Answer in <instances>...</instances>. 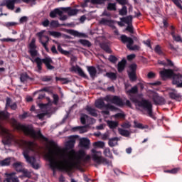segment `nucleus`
Returning a JSON list of instances; mask_svg holds the SVG:
<instances>
[{
	"mask_svg": "<svg viewBox=\"0 0 182 182\" xmlns=\"http://www.w3.org/2000/svg\"><path fill=\"white\" fill-rule=\"evenodd\" d=\"M15 127L17 130H21V132H23V133H24L26 136H29L30 137H31V139H41V140H43V141H46L47 143H48L50 147L53 148L50 149L49 154L47 155V158L50 163V168L53 171V176H55V173H56V170H59L60 171H62V169H59V168L53 169L52 168V160L58 163V164H60V163H63V160L58 161L56 159V157H55V156H59V154L61 153L62 151V150H60V148L58 146V144H56V142H55V141L53 140L49 141V139H48L46 136L42 134V132H41V130H38V132H36L33 129V126L31 124L25 125L21 123H18V124H16Z\"/></svg>",
	"mask_w": 182,
	"mask_h": 182,
	"instance_id": "obj_1",
	"label": "nucleus"
},
{
	"mask_svg": "<svg viewBox=\"0 0 182 182\" xmlns=\"http://www.w3.org/2000/svg\"><path fill=\"white\" fill-rule=\"evenodd\" d=\"M60 157L63 159V162L58 164V162L52 159L51 167L53 170L58 168L59 170L65 171V173H70L74 168H77V167L80 166L82 157H77L75 150L72 149L68 152V159H65V154H62V152H60Z\"/></svg>",
	"mask_w": 182,
	"mask_h": 182,
	"instance_id": "obj_2",
	"label": "nucleus"
},
{
	"mask_svg": "<svg viewBox=\"0 0 182 182\" xmlns=\"http://www.w3.org/2000/svg\"><path fill=\"white\" fill-rule=\"evenodd\" d=\"M19 144L21 147L23 148V156L27 163L31 164V167L34 168V170H39V168H41V165L36 162V158H35V156H29V153H31V151H35L36 149V144H34L33 141H28L25 140H21Z\"/></svg>",
	"mask_w": 182,
	"mask_h": 182,
	"instance_id": "obj_3",
	"label": "nucleus"
},
{
	"mask_svg": "<svg viewBox=\"0 0 182 182\" xmlns=\"http://www.w3.org/2000/svg\"><path fill=\"white\" fill-rule=\"evenodd\" d=\"M91 153L92 160L95 163V167L102 165L110 166V161L102 155V151H96V149H93L91 150Z\"/></svg>",
	"mask_w": 182,
	"mask_h": 182,
	"instance_id": "obj_4",
	"label": "nucleus"
},
{
	"mask_svg": "<svg viewBox=\"0 0 182 182\" xmlns=\"http://www.w3.org/2000/svg\"><path fill=\"white\" fill-rule=\"evenodd\" d=\"M138 107L143 109L145 112H147L148 115L151 119H154V115L153 114V104L148 100L142 99L140 100L139 104H138Z\"/></svg>",
	"mask_w": 182,
	"mask_h": 182,
	"instance_id": "obj_5",
	"label": "nucleus"
},
{
	"mask_svg": "<svg viewBox=\"0 0 182 182\" xmlns=\"http://www.w3.org/2000/svg\"><path fill=\"white\" fill-rule=\"evenodd\" d=\"M28 53L31 55V57L29 55H26V59H29L31 62L34 63V60L33 58H36V56H38V50H36V45L35 44V38H33L29 44Z\"/></svg>",
	"mask_w": 182,
	"mask_h": 182,
	"instance_id": "obj_6",
	"label": "nucleus"
},
{
	"mask_svg": "<svg viewBox=\"0 0 182 182\" xmlns=\"http://www.w3.org/2000/svg\"><path fill=\"white\" fill-rule=\"evenodd\" d=\"M45 33V30H43L36 33V36L39 38V41L43 45V48L46 49L47 52L49 51V48H48V42H49V37L48 36L43 35Z\"/></svg>",
	"mask_w": 182,
	"mask_h": 182,
	"instance_id": "obj_7",
	"label": "nucleus"
},
{
	"mask_svg": "<svg viewBox=\"0 0 182 182\" xmlns=\"http://www.w3.org/2000/svg\"><path fill=\"white\" fill-rule=\"evenodd\" d=\"M129 70L127 71L128 77L131 82H136L137 80V75L136 70H137V64H131L129 67Z\"/></svg>",
	"mask_w": 182,
	"mask_h": 182,
	"instance_id": "obj_8",
	"label": "nucleus"
},
{
	"mask_svg": "<svg viewBox=\"0 0 182 182\" xmlns=\"http://www.w3.org/2000/svg\"><path fill=\"white\" fill-rule=\"evenodd\" d=\"M95 107L97 109H109V110H116L117 108L114 107V105H112L110 104H105L103 99H99L95 102Z\"/></svg>",
	"mask_w": 182,
	"mask_h": 182,
	"instance_id": "obj_9",
	"label": "nucleus"
},
{
	"mask_svg": "<svg viewBox=\"0 0 182 182\" xmlns=\"http://www.w3.org/2000/svg\"><path fill=\"white\" fill-rule=\"evenodd\" d=\"M104 100L109 101L110 100L111 103H113L114 105H116L117 106H119V107H123L124 106V102H123V100L120 98L119 96H114L112 99L110 100V97L107 96Z\"/></svg>",
	"mask_w": 182,
	"mask_h": 182,
	"instance_id": "obj_10",
	"label": "nucleus"
},
{
	"mask_svg": "<svg viewBox=\"0 0 182 182\" xmlns=\"http://www.w3.org/2000/svg\"><path fill=\"white\" fill-rule=\"evenodd\" d=\"M168 97L172 100H176V102H181L182 100V95L181 94L178 93V91L176 89H171L168 91Z\"/></svg>",
	"mask_w": 182,
	"mask_h": 182,
	"instance_id": "obj_11",
	"label": "nucleus"
},
{
	"mask_svg": "<svg viewBox=\"0 0 182 182\" xmlns=\"http://www.w3.org/2000/svg\"><path fill=\"white\" fill-rule=\"evenodd\" d=\"M159 73L163 80H166V79L173 78L174 71L172 69L164 68L162 70L159 72Z\"/></svg>",
	"mask_w": 182,
	"mask_h": 182,
	"instance_id": "obj_12",
	"label": "nucleus"
},
{
	"mask_svg": "<svg viewBox=\"0 0 182 182\" xmlns=\"http://www.w3.org/2000/svg\"><path fill=\"white\" fill-rule=\"evenodd\" d=\"M119 40L121 41L122 43L126 45L127 49L134 45V40H133L132 37H129L124 34L120 36Z\"/></svg>",
	"mask_w": 182,
	"mask_h": 182,
	"instance_id": "obj_13",
	"label": "nucleus"
},
{
	"mask_svg": "<svg viewBox=\"0 0 182 182\" xmlns=\"http://www.w3.org/2000/svg\"><path fill=\"white\" fill-rule=\"evenodd\" d=\"M172 83L176 87L182 88V75L181 73H173L172 77Z\"/></svg>",
	"mask_w": 182,
	"mask_h": 182,
	"instance_id": "obj_14",
	"label": "nucleus"
},
{
	"mask_svg": "<svg viewBox=\"0 0 182 182\" xmlns=\"http://www.w3.org/2000/svg\"><path fill=\"white\" fill-rule=\"evenodd\" d=\"M152 100L155 105H159V106H163V105H166V100L164 99V97L159 96L157 92L153 93Z\"/></svg>",
	"mask_w": 182,
	"mask_h": 182,
	"instance_id": "obj_15",
	"label": "nucleus"
},
{
	"mask_svg": "<svg viewBox=\"0 0 182 182\" xmlns=\"http://www.w3.org/2000/svg\"><path fill=\"white\" fill-rule=\"evenodd\" d=\"M100 25L109 26V28H112V29H116V26H114V21L113 20H108L102 18L100 21Z\"/></svg>",
	"mask_w": 182,
	"mask_h": 182,
	"instance_id": "obj_16",
	"label": "nucleus"
},
{
	"mask_svg": "<svg viewBox=\"0 0 182 182\" xmlns=\"http://www.w3.org/2000/svg\"><path fill=\"white\" fill-rule=\"evenodd\" d=\"M46 61V57L45 58H41L39 57H37L35 58L34 63H36L37 65V72L38 73H41V72H42V65L43 63H44L45 65Z\"/></svg>",
	"mask_w": 182,
	"mask_h": 182,
	"instance_id": "obj_17",
	"label": "nucleus"
},
{
	"mask_svg": "<svg viewBox=\"0 0 182 182\" xmlns=\"http://www.w3.org/2000/svg\"><path fill=\"white\" fill-rule=\"evenodd\" d=\"M16 173H6L5 176H6V182H19V179L18 178V177L15 176Z\"/></svg>",
	"mask_w": 182,
	"mask_h": 182,
	"instance_id": "obj_18",
	"label": "nucleus"
},
{
	"mask_svg": "<svg viewBox=\"0 0 182 182\" xmlns=\"http://www.w3.org/2000/svg\"><path fill=\"white\" fill-rule=\"evenodd\" d=\"M80 147L88 150V149L90 147V140H89L87 138H82L80 140Z\"/></svg>",
	"mask_w": 182,
	"mask_h": 182,
	"instance_id": "obj_19",
	"label": "nucleus"
},
{
	"mask_svg": "<svg viewBox=\"0 0 182 182\" xmlns=\"http://www.w3.org/2000/svg\"><path fill=\"white\" fill-rule=\"evenodd\" d=\"M61 9L64 12H68V14L70 16H73L74 15H77V12H79V10H77L76 9H72L70 7H63V8H61Z\"/></svg>",
	"mask_w": 182,
	"mask_h": 182,
	"instance_id": "obj_20",
	"label": "nucleus"
},
{
	"mask_svg": "<svg viewBox=\"0 0 182 182\" xmlns=\"http://www.w3.org/2000/svg\"><path fill=\"white\" fill-rule=\"evenodd\" d=\"M85 110L90 116H92V117H97V110L96 109L87 105L85 107Z\"/></svg>",
	"mask_w": 182,
	"mask_h": 182,
	"instance_id": "obj_21",
	"label": "nucleus"
},
{
	"mask_svg": "<svg viewBox=\"0 0 182 182\" xmlns=\"http://www.w3.org/2000/svg\"><path fill=\"white\" fill-rule=\"evenodd\" d=\"M50 63H53V60L50 57H46L45 65L48 70H53L55 69V66L50 65Z\"/></svg>",
	"mask_w": 182,
	"mask_h": 182,
	"instance_id": "obj_22",
	"label": "nucleus"
},
{
	"mask_svg": "<svg viewBox=\"0 0 182 182\" xmlns=\"http://www.w3.org/2000/svg\"><path fill=\"white\" fill-rule=\"evenodd\" d=\"M127 63V61H126V60L124 59H122L120 62L118 63L117 70L119 73H122V72L124 70V68H126Z\"/></svg>",
	"mask_w": 182,
	"mask_h": 182,
	"instance_id": "obj_23",
	"label": "nucleus"
},
{
	"mask_svg": "<svg viewBox=\"0 0 182 182\" xmlns=\"http://www.w3.org/2000/svg\"><path fill=\"white\" fill-rule=\"evenodd\" d=\"M73 70L75 72H77L79 76H81V77H84V79H88V77L85 74V72H83V70L78 65H77L76 68L73 67Z\"/></svg>",
	"mask_w": 182,
	"mask_h": 182,
	"instance_id": "obj_24",
	"label": "nucleus"
},
{
	"mask_svg": "<svg viewBox=\"0 0 182 182\" xmlns=\"http://www.w3.org/2000/svg\"><path fill=\"white\" fill-rule=\"evenodd\" d=\"M87 69L91 77H95L96 76L97 70H96V68H95V66H87Z\"/></svg>",
	"mask_w": 182,
	"mask_h": 182,
	"instance_id": "obj_25",
	"label": "nucleus"
},
{
	"mask_svg": "<svg viewBox=\"0 0 182 182\" xmlns=\"http://www.w3.org/2000/svg\"><path fill=\"white\" fill-rule=\"evenodd\" d=\"M63 12L60 11L59 9H55L53 11L50 12V18H56L57 15H59V16H62V14Z\"/></svg>",
	"mask_w": 182,
	"mask_h": 182,
	"instance_id": "obj_26",
	"label": "nucleus"
},
{
	"mask_svg": "<svg viewBox=\"0 0 182 182\" xmlns=\"http://www.w3.org/2000/svg\"><path fill=\"white\" fill-rule=\"evenodd\" d=\"M100 47L103 50H105V52H106V53H112V49L107 43H101Z\"/></svg>",
	"mask_w": 182,
	"mask_h": 182,
	"instance_id": "obj_27",
	"label": "nucleus"
},
{
	"mask_svg": "<svg viewBox=\"0 0 182 182\" xmlns=\"http://www.w3.org/2000/svg\"><path fill=\"white\" fill-rule=\"evenodd\" d=\"M20 80H21V82L24 83V82H27V80H33V78L29 77L28 75V73H23L21 74Z\"/></svg>",
	"mask_w": 182,
	"mask_h": 182,
	"instance_id": "obj_28",
	"label": "nucleus"
},
{
	"mask_svg": "<svg viewBox=\"0 0 182 182\" xmlns=\"http://www.w3.org/2000/svg\"><path fill=\"white\" fill-rule=\"evenodd\" d=\"M122 22H124V23H127V25H132V22L133 21V16H128L127 17H123L121 18Z\"/></svg>",
	"mask_w": 182,
	"mask_h": 182,
	"instance_id": "obj_29",
	"label": "nucleus"
},
{
	"mask_svg": "<svg viewBox=\"0 0 182 182\" xmlns=\"http://www.w3.org/2000/svg\"><path fill=\"white\" fill-rule=\"evenodd\" d=\"M6 8L10 11L15 9V2L14 0H6Z\"/></svg>",
	"mask_w": 182,
	"mask_h": 182,
	"instance_id": "obj_30",
	"label": "nucleus"
},
{
	"mask_svg": "<svg viewBox=\"0 0 182 182\" xmlns=\"http://www.w3.org/2000/svg\"><path fill=\"white\" fill-rule=\"evenodd\" d=\"M13 167L18 173H21V171L23 170V168L22 167V163H21V162H15L14 164H13Z\"/></svg>",
	"mask_w": 182,
	"mask_h": 182,
	"instance_id": "obj_31",
	"label": "nucleus"
},
{
	"mask_svg": "<svg viewBox=\"0 0 182 182\" xmlns=\"http://www.w3.org/2000/svg\"><path fill=\"white\" fill-rule=\"evenodd\" d=\"M116 141V144L114 143ZM117 141H119V138L118 137H113V138H109L108 144L109 147H114L116 144H117Z\"/></svg>",
	"mask_w": 182,
	"mask_h": 182,
	"instance_id": "obj_32",
	"label": "nucleus"
},
{
	"mask_svg": "<svg viewBox=\"0 0 182 182\" xmlns=\"http://www.w3.org/2000/svg\"><path fill=\"white\" fill-rule=\"evenodd\" d=\"M107 124L109 129H116L119 126V122L115 121H107Z\"/></svg>",
	"mask_w": 182,
	"mask_h": 182,
	"instance_id": "obj_33",
	"label": "nucleus"
},
{
	"mask_svg": "<svg viewBox=\"0 0 182 182\" xmlns=\"http://www.w3.org/2000/svg\"><path fill=\"white\" fill-rule=\"evenodd\" d=\"M78 42L82 45V46H86L87 48H90V46H92V43H90V41L88 40L80 39Z\"/></svg>",
	"mask_w": 182,
	"mask_h": 182,
	"instance_id": "obj_34",
	"label": "nucleus"
},
{
	"mask_svg": "<svg viewBox=\"0 0 182 182\" xmlns=\"http://www.w3.org/2000/svg\"><path fill=\"white\" fill-rule=\"evenodd\" d=\"M119 134L121 136H123L124 137H129L130 136V132L129 130L123 129H118Z\"/></svg>",
	"mask_w": 182,
	"mask_h": 182,
	"instance_id": "obj_35",
	"label": "nucleus"
},
{
	"mask_svg": "<svg viewBox=\"0 0 182 182\" xmlns=\"http://www.w3.org/2000/svg\"><path fill=\"white\" fill-rule=\"evenodd\" d=\"M11 165V159L7 158L4 160L0 161V166L1 167H5Z\"/></svg>",
	"mask_w": 182,
	"mask_h": 182,
	"instance_id": "obj_36",
	"label": "nucleus"
},
{
	"mask_svg": "<svg viewBox=\"0 0 182 182\" xmlns=\"http://www.w3.org/2000/svg\"><path fill=\"white\" fill-rule=\"evenodd\" d=\"M68 32L70 33V35H73V36H77V38L83 36V33H79L77 31L68 30Z\"/></svg>",
	"mask_w": 182,
	"mask_h": 182,
	"instance_id": "obj_37",
	"label": "nucleus"
},
{
	"mask_svg": "<svg viewBox=\"0 0 182 182\" xmlns=\"http://www.w3.org/2000/svg\"><path fill=\"white\" fill-rule=\"evenodd\" d=\"M138 92L139 88L137 87V86L135 85L133 87H132V89L127 91V95H136V93H137Z\"/></svg>",
	"mask_w": 182,
	"mask_h": 182,
	"instance_id": "obj_38",
	"label": "nucleus"
},
{
	"mask_svg": "<svg viewBox=\"0 0 182 182\" xmlns=\"http://www.w3.org/2000/svg\"><path fill=\"white\" fill-rule=\"evenodd\" d=\"M9 117V113L5 111H0V120H6Z\"/></svg>",
	"mask_w": 182,
	"mask_h": 182,
	"instance_id": "obj_39",
	"label": "nucleus"
},
{
	"mask_svg": "<svg viewBox=\"0 0 182 182\" xmlns=\"http://www.w3.org/2000/svg\"><path fill=\"white\" fill-rule=\"evenodd\" d=\"M129 100L132 101V103L135 104V106H138L140 102V100L137 99V97L133 95H129Z\"/></svg>",
	"mask_w": 182,
	"mask_h": 182,
	"instance_id": "obj_40",
	"label": "nucleus"
},
{
	"mask_svg": "<svg viewBox=\"0 0 182 182\" xmlns=\"http://www.w3.org/2000/svg\"><path fill=\"white\" fill-rule=\"evenodd\" d=\"M73 130L74 132L79 130L80 133H81V134L86 133V132H87L86 127H75L73 128Z\"/></svg>",
	"mask_w": 182,
	"mask_h": 182,
	"instance_id": "obj_41",
	"label": "nucleus"
},
{
	"mask_svg": "<svg viewBox=\"0 0 182 182\" xmlns=\"http://www.w3.org/2000/svg\"><path fill=\"white\" fill-rule=\"evenodd\" d=\"M134 127L136 129H141V130H143L144 129H149V126H147V125L144 126L143 124L138 123L136 121H134Z\"/></svg>",
	"mask_w": 182,
	"mask_h": 182,
	"instance_id": "obj_42",
	"label": "nucleus"
},
{
	"mask_svg": "<svg viewBox=\"0 0 182 182\" xmlns=\"http://www.w3.org/2000/svg\"><path fill=\"white\" fill-rule=\"evenodd\" d=\"M58 50L62 55H65V56H68V55H70V53L69 51H68V50H63V48H62V46H60V45L58 46Z\"/></svg>",
	"mask_w": 182,
	"mask_h": 182,
	"instance_id": "obj_43",
	"label": "nucleus"
},
{
	"mask_svg": "<svg viewBox=\"0 0 182 182\" xmlns=\"http://www.w3.org/2000/svg\"><path fill=\"white\" fill-rule=\"evenodd\" d=\"M50 25L51 28H59V26H64L65 24H59V21L53 20L50 23Z\"/></svg>",
	"mask_w": 182,
	"mask_h": 182,
	"instance_id": "obj_44",
	"label": "nucleus"
},
{
	"mask_svg": "<svg viewBox=\"0 0 182 182\" xmlns=\"http://www.w3.org/2000/svg\"><path fill=\"white\" fill-rule=\"evenodd\" d=\"M104 156H105V157H109V159H113V155L112 154L109 148H107L104 150Z\"/></svg>",
	"mask_w": 182,
	"mask_h": 182,
	"instance_id": "obj_45",
	"label": "nucleus"
},
{
	"mask_svg": "<svg viewBox=\"0 0 182 182\" xmlns=\"http://www.w3.org/2000/svg\"><path fill=\"white\" fill-rule=\"evenodd\" d=\"M164 173H168L169 174H177L180 171V168H174L171 170H165Z\"/></svg>",
	"mask_w": 182,
	"mask_h": 182,
	"instance_id": "obj_46",
	"label": "nucleus"
},
{
	"mask_svg": "<svg viewBox=\"0 0 182 182\" xmlns=\"http://www.w3.org/2000/svg\"><path fill=\"white\" fill-rule=\"evenodd\" d=\"M106 76L111 79V80H116L117 79V75L114 73H107Z\"/></svg>",
	"mask_w": 182,
	"mask_h": 182,
	"instance_id": "obj_47",
	"label": "nucleus"
},
{
	"mask_svg": "<svg viewBox=\"0 0 182 182\" xmlns=\"http://www.w3.org/2000/svg\"><path fill=\"white\" fill-rule=\"evenodd\" d=\"M119 14L122 16H124L125 15H127V6H122V8L121 10H119Z\"/></svg>",
	"mask_w": 182,
	"mask_h": 182,
	"instance_id": "obj_48",
	"label": "nucleus"
},
{
	"mask_svg": "<svg viewBox=\"0 0 182 182\" xmlns=\"http://www.w3.org/2000/svg\"><path fill=\"white\" fill-rule=\"evenodd\" d=\"M106 1L109 0H91V4L93 5H103Z\"/></svg>",
	"mask_w": 182,
	"mask_h": 182,
	"instance_id": "obj_49",
	"label": "nucleus"
},
{
	"mask_svg": "<svg viewBox=\"0 0 182 182\" xmlns=\"http://www.w3.org/2000/svg\"><path fill=\"white\" fill-rule=\"evenodd\" d=\"M107 9V11H116V3H109Z\"/></svg>",
	"mask_w": 182,
	"mask_h": 182,
	"instance_id": "obj_50",
	"label": "nucleus"
},
{
	"mask_svg": "<svg viewBox=\"0 0 182 182\" xmlns=\"http://www.w3.org/2000/svg\"><path fill=\"white\" fill-rule=\"evenodd\" d=\"M154 52H156L158 55H164V53H163V50H161V47L160 45H156L154 48Z\"/></svg>",
	"mask_w": 182,
	"mask_h": 182,
	"instance_id": "obj_51",
	"label": "nucleus"
},
{
	"mask_svg": "<svg viewBox=\"0 0 182 182\" xmlns=\"http://www.w3.org/2000/svg\"><path fill=\"white\" fill-rule=\"evenodd\" d=\"M12 140L11 139L10 136H6V138H4L3 140H2V142L3 144L5 145V146H8L9 144H11Z\"/></svg>",
	"mask_w": 182,
	"mask_h": 182,
	"instance_id": "obj_52",
	"label": "nucleus"
},
{
	"mask_svg": "<svg viewBox=\"0 0 182 182\" xmlns=\"http://www.w3.org/2000/svg\"><path fill=\"white\" fill-rule=\"evenodd\" d=\"M94 147H100V149H103L105 147V142L103 141H96L93 144Z\"/></svg>",
	"mask_w": 182,
	"mask_h": 182,
	"instance_id": "obj_53",
	"label": "nucleus"
},
{
	"mask_svg": "<svg viewBox=\"0 0 182 182\" xmlns=\"http://www.w3.org/2000/svg\"><path fill=\"white\" fill-rule=\"evenodd\" d=\"M89 119V116L86 114L81 115L80 122L82 124H86V120Z\"/></svg>",
	"mask_w": 182,
	"mask_h": 182,
	"instance_id": "obj_54",
	"label": "nucleus"
},
{
	"mask_svg": "<svg viewBox=\"0 0 182 182\" xmlns=\"http://www.w3.org/2000/svg\"><path fill=\"white\" fill-rule=\"evenodd\" d=\"M50 35L54 36V38H60L62 36V33L58 31H50Z\"/></svg>",
	"mask_w": 182,
	"mask_h": 182,
	"instance_id": "obj_55",
	"label": "nucleus"
},
{
	"mask_svg": "<svg viewBox=\"0 0 182 182\" xmlns=\"http://www.w3.org/2000/svg\"><path fill=\"white\" fill-rule=\"evenodd\" d=\"M55 80H56V82H58L59 80L60 82H63L64 85H67V83H69V80L68 78L55 77Z\"/></svg>",
	"mask_w": 182,
	"mask_h": 182,
	"instance_id": "obj_56",
	"label": "nucleus"
},
{
	"mask_svg": "<svg viewBox=\"0 0 182 182\" xmlns=\"http://www.w3.org/2000/svg\"><path fill=\"white\" fill-rule=\"evenodd\" d=\"M42 82H50L52 80V76L44 75L41 77Z\"/></svg>",
	"mask_w": 182,
	"mask_h": 182,
	"instance_id": "obj_57",
	"label": "nucleus"
},
{
	"mask_svg": "<svg viewBox=\"0 0 182 182\" xmlns=\"http://www.w3.org/2000/svg\"><path fill=\"white\" fill-rule=\"evenodd\" d=\"M47 100H48V103L47 104H38L40 109H46L48 106H49V103H50V98L47 97Z\"/></svg>",
	"mask_w": 182,
	"mask_h": 182,
	"instance_id": "obj_58",
	"label": "nucleus"
},
{
	"mask_svg": "<svg viewBox=\"0 0 182 182\" xmlns=\"http://www.w3.org/2000/svg\"><path fill=\"white\" fill-rule=\"evenodd\" d=\"M21 173H23V177H27L28 178H31V172L28 171V170L23 169Z\"/></svg>",
	"mask_w": 182,
	"mask_h": 182,
	"instance_id": "obj_59",
	"label": "nucleus"
},
{
	"mask_svg": "<svg viewBox=\"0 0 182 182\" xmlns=\"http://www.w3.org/2000/svg\"><path fill=\"white\" fill-rule=\"evenodd\" d=\"M117 4H119V5H129V0H116Z\"/></svg>",
	"mask_w": 182,
	"mask_h": 182,
	"instance_id": "obj_60",
	"label": "nucleus"
},
{
	"mask_svg": "<svg viewBox=\"0 0 182 182\" xmlns=\"http://www.w3.org/2000/svg\"><path fill=\"white\" fill-rule=\"evenodd\" d=\"M109 60L111 62V63H116V62H117V57L111 55L109 57Z\"/></svg>",
	"mask_w": 182,
	"mask_h": 182,
	"instance_id": "obj_61",
	"label": "nucleus"
},
{
	"mask_svg": "<svg viewBox=\"0 0 182 182\" xmlns=\"http://www.w3.org/2000/svg\"><path fill=\"white\" fill-rule=\"evenodd\" d=\"M65 146L67 149H73V147H75V144L73 142H70V141H68Z\"/></svg>",
	"mask_w": 182,
	"mask_h": 182,
	"instance_id": "obj_62",
	"label": "nucleus"
},
{
	"mask_svg": "<svg viewBox=\"0 0 182 182\" xmlns=\"http://www.w3.org/2000/svg\"><path fill=\"white\" fill-rule=\"evenodd\" d=\"M129 50H140V46L137 45L131 46L130 48H128Z\"/></svg>",
	"mask_w": 182,
	"mask_h": 182,
	"instance_id": "obj_63",
	"label": "nucleus"
},
{
	"mask_svg": "<svg viewBox=\"0 0 182 182\" xmlns=\"http://www.w3.org/2000/svg\"><path fill=\"white\" fill-rule=\"evenodd\" d=\"M26 117H29V114L26 112H24L22 114L19 115V118L21 120H23V119H26Z\"/></svg>",
	"mask_w": 182,
	"mask_h": 182,
	"instance_id": "obj_64",
	"label": "nucleus"
}]
</instances>
